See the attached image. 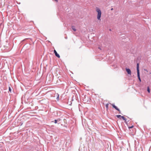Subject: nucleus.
Instances as JSON below:
<instances>
[{"label":"nucleus","mask_w":151,"mask_h":151,"mask_svg":"<svg viewBox=\"0 0 151 151\" xmlns=\"http://www.w3.org/2000/svg\"><path fill=\"white\" fill-rule=\"evenodd\" d=\"M113 107L116 110H117L120 111V110H119V109L114 104H112Z\"/></svg>","instance_id":"6"},{"label":"nucleus","mask_w":151,"mask_h":151,"mask_svg":"<svg viewBox=\"0 0 151 151\" xmlns=\"http://www.w3.org/2000/svg\"><path fill=\"white\" fill-rule=\"evenodd\" d=\"M58 120H57L55 119V123L56 124L57 123Z\"/></svg>","instance_id":"12"},{"label":"nucleus","mask_w":151,"mask_h":151,"mask_svg":"<svg viewBox=\"0 0 151 151\" xmlns=\"http://www.w3.org/2000/svg\"><path fill=\"white\" fill-rule=\"evenodd\" d=\"M59 95L58 93H56V94H55L54 96V97H56V100H55L56 101H59Z\"/></svg>","instance_id":"3"},{"label":"nucleus","mask_w":151,"mask_h":151,"mask_svg":"<svg viewBox=\"0 0 151 151\" xmlns=\"http://www.w3.org/2000/svg\"><path fill=\"white\" fill-rule=\"evenodd\" d=\"M54 52L56 57H58V58H60V57L59 55L57 53V52L55 50H54Z\"/></svg>","instance_id":"4"},{"label":"nucleus","mask_w":151,"mask_h":151,"mask_svg":"<svg viewBox=\"0 0 151 151\" xmlns=\"http://www.w3.org/2000/svg\"><path fill=\"white\" fill-rule=\"evenodd\" d=\"M113 10V8H111V10Z\"/></svg>","instance_id":"15"},{"label":"nucleus","mask_w":151,"mask_h":151,"mask_svg":"<svg viewBox=\"0 0 151 151\" xmlns=\"http://www.w3.org/2000/svg\"><path fill=\"white\" fill-rule=\"evenodd\" d=\"M126 70L129 74H131V72L129 68H126Z\"/></svg>","instance_id":"5"},{"label":"nucleus","mask_w":151,"mask_h":151,"mask_svg":"<svg viewBox=\"0 0 151 151\" xmlns=\"http://www.w3.org/2000/svg\"><path fill=\"white\" fill-rule=\"evenodd\" d=\"M99 49H101V48H100V47H99Z\"/></svg>","instance_id":"17"},{"label":"nucleus","mask_w":151,"mask_h":151,"mask_svg":"<svg viewBox=\"0 0 151 151\" xmlns=\"http://www.w3.org/2000/svg\"><path fill=\"white\" fill-rule=\"evenodd\" d=\"M137 77L138 78L140 82H141V79L139 75V63H137Z\"/></svg>","instance_id":"2"},{"label":"nucleus","mask_w":151,"mask_h":151,"mask_svg":"<svg viewBox=\"0 0 151 151\" xmlns=\"http://www.w3.org/2000/svg\"><path fill=\"white\" fill-rule=\"evenodd\" d=\"M147 91L148 93H150V89L149 87H147Z\"/></svg>","instance_id":"11"},{"label":"nucleus","mask_w":151,"mask_h":151,"mask_svg":"<svg viewBox=\"0 0 151 151\" xmlns=\"http://www.w3.org/2000/svg\"><path fill=\"white\" fill-rule=\"evenodd\" d=\"M72 29L74 31H76V29L74 28V26H72Z\"/></svg>","instance_id":"9"},{"label":"nucleus","mask_w":151,"mask_h":151,"mask_svg":"<svg viewBox=\"0 0 151 151\" xmlns=\"http://www.w3.org/2000/svg\"><path fill=\"white\" fill-rule=\"evenodd\" d=\"M108 104H106V107L107 109H108Z\"/></svg>","instance_id":"13"},{"label":"nucleus","mask_w":151,"mask_h":151,"mask_svg":"<svg viewBox=\"0 0 151 151\" xmlns=\"http://www.w3.org/2000/svg\"><path fill=\"white\" fill-rule=\"evenodd\" d=\"M122 118L125 121V122H126V119L123 116H122Z\"/></svg>","instance_id":"8"},{"label":"nucleus","mask_w":151,"mask_h":151,"mask_svg":"<svg viewBox=\"0 0 151 151\" xmlns=\"http://www.w3.org/2000/svg\"><path fill=\"white\" fill-rule=\"evenodd\" d=\"M109 30L111 31V29H109Z\"/></svg>","instance_id":"18"},{"label":"nucleus","mask_w":151,"mask_h":151,"mask_svg":"<svg viewBox=\"0 0 151 151\" xmlns=\"http://www.w3.org/2000/svg\"><path fill=\"white\" fill-rule=\"evenodd\" d=\"M55 0V1H57V2L58 1V0Z\"/></svg>","instance_id":"16"},{"label":"nucleus","mask_w":151,"mask_h":151,"mask_svg":"<svg viewBox=\"0 0 151 151\" xmlns=\"http://www.w3.org/2000/svg\"><path fill=\"white\" fill-rule=\"evenodd\" d=\"M96 11L97 12V19L98 20H101V12L100 9L96 7Z\"/></svg>","instance_id":"1"},{"label":"nucleus","mask_w":151,"mask_h":151,"mask_svg":"<svg viewBox=\"0 0 151 151\" xmlns=\"http://www.w3.org/2000/svg\"><path fill=\"white\" fill-rule=\"evenodd\" d=\"M133 126H131V127H129V128H133Z\"/></svg>","instance_id":"14"},{"label":"nucleus","mask_w":151,"mask_h":151,"mask_svg":"<svg viewBox=\"0 0 151 151\" xmlns=\"http://www.w3.org/2000/svg\"><path fill=\"white\" fill-rule=\"evenodd\" d=\"M9 91L11 92L12 91V89L10 87H9Z\"/></svg>","instance_id":"10"},{"label":"nucleus","mask_w":151,"mask_h":151,"mask_svg":"<svg viewBox=\"0 0 151 151\" xmlns=\"http://www.w3.org/2000/svg\"><path fill=\"white\" fill-rule=\"evenodd\" d=\"M116 116L119 119H121L122 118V116L119 115H116Z\"/></svg>","instance_id":"7"}]
</instances>
